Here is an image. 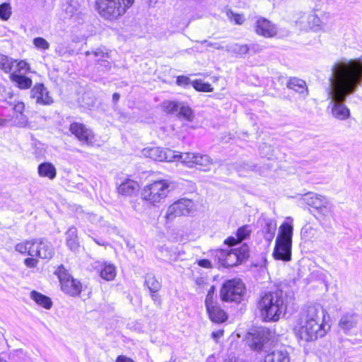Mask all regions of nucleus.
Returning a JSON list of instances; mask_svg holds the SVG:
<instances>
[{"mask_svg":"<svg viewBox=\"0 0 362 362\" xmlns=\"http://www.w3.org/2000/svg\"><path fill=\"white\" fill-rule=\"evenodd\" d=\"M326 311L318 303L303 308L294 327L296 335L305 341H312L327 333L324 324Z\"/></svg>","mask_w":362,"mask_h":362,"instance_id":"obj_1","label":"nucleus"},{"mask_svg":"<svg viewBox=\"0 0 362 362\" xmlns=\"http://www.w3.org/2000/svg\"><path fill=\"white\" fill-rule=\"evenodd\" d=\"M329 82L328 95L331 98L332 115L339 120H345L350 117V110L344 102L349 95L357 90V88L332 73Z\"/></svg>","mask_w":362,"mask_h":362,"instance_id":"obj_2","label":"nucleus"},{"mask_svg":"<svg viewBox=\"0 0 362 362\" xmlns=\"http://www.w3.org/2000/svg\"><path fill=\"white\" fill-rule=\"evenodd\" d=\"M285 293L277 289L262 293L257 303V309L262 321L276 322L279 320L287 308Z\"/></svg>","mask_w":362,"mask_h":362,"instance_id":"obj_3","label":"nucleus"},{"mask_svg":"<svg viewBox=\"0 0 362 362\" xmlns=\"http://www.w3.org/2000/svg\"><path fill=\"white\" fill-rule=\"evenodd\" d=\"M332 73L358 89L362 84V56L336 62Z\"/></svg>","mask_w":362,"mask_h":362,"instance_id":"obj_4","label":"nucleus"},{"mask_svg":"<svg viewBox=\"0 0 362 362\" xmlns=\"http://www.w3.org/2000/svg\"><path fill=\"white\" fill-rule=\"evenodd\" d=\"M172 189L171 182L168 180H156L144 187L141 196L148 204L156 206L165 201Z\"/></svg>","mask_w":362,"mask_h":362,"instance_id":"obj_5","label":"nucleus"},{"mask_svg":"<svg viewBox=\"0 0 362 362\" xmlns=\"http://www.w3.org/2000/svg\"><path fill=\"white\" fill-rule=\"evenodd\" d=\"M134 2V0H98L96 8L104 18L115 20L123 16Z\"/></svg>","mask_w":362,"mask_h":362,"instance_id":"obj_6","label":"nucleus"},{"mask_svg":"<svg viewBox=\"0 0 362 362\" xmlns=\"http://www.w3.org/2000/svg\"><path fill=\"white\" fill-rule=\"evenodd\" d=\"M214 256L224 267H234L249 257V247L245 243L239 248L219 249L214 251Z\"/></svg>","mask_w":362,"mask_h":362,"instance_id":"obj_7","label":"nucleus"},{"mask_svg":"<svg viewBox=\"0 0 362 362\" xmlns=\"http://www.w3.org/2000/svg\"><path fill=\"white\" fill-rule=\"evenodd\" d=\"M245 293V287L240 279L226 281L220 291V298L224 302L240 303Z\"/></svg>","mask_w":362,"mask_h":362,"instance_id":"obj_8","label":"nucleus"},{"mask_svg":"<svg viewBox=\"0 0 362 362\" xmlns=\"http://www.w3.org/2000/svg\"><path fill=\"white\" fill-rule=\"evenodd\" d=\"M55 274L59 278L61 288L65 293L71 296H77L81 293L82 288L81 282L74 279L63 265L59 267Z\"/></svg>","mask_w":362,"mask_h":362,"instance_id":"obj_9","label":"nucleus"},{"mask_svg":"<svg viewBox=\"0 0 362 362\" xmlns=\"http://www.w3.org/2000/svg\"><path fill=\"white\" fill-rule=\"evenodd\" d=\"M194 202L189 199L182 198L170 205L165 214V218L173 220L175 217L185 216L194 210Z\"/></svg>","mask_w":362,"mask_h":362,"instance_id":"obj_10","label":"nucleus"},{"mask_svg":"<svg viewBox=\"0 0 362 362\" xmlns=\"http://www.w3.org/2000/svg\"><path fill=\"white\" fill-rule=\"evenodd\" d=\"M163 107L167 112L176 114L180 119L192 122L194 118V115L191 107L184 103L167 101L164 103Z\"/></svg>","mask_w":362,"mask_h":362,"instance_id":"obj_11","label":"nucleus"},{"mask_svg":"<svg viewBox=\"0 0 362 362\" xmlns=\"http://www.w3.org/2000/svg\"><path fill=\"white\" fill-rule=\"evenodd\" d=\"M33 249L31 257H36L43 259H50L54 255L52 244L44 238L33 239Z\"/></svg>","mask_w":362,"mask_h":362,"instance_id":"obj_12","label":"nucleus"},{"mask_svg":"<svg viewBox=\"0 0 362 362\" xmlns=\"http://www.w3.org/2000/svg\"><path fill=\"white\" fill-rule=\"evenodd\" d=\"M254 27L255 33L265 38L274 37L278 33L277 25L264 17H259Z\"/></svg>","mask_w":362,"mask_h":362,"instance_id":"obj_13","label":"nucleus"},{"mask_svg":"<svg viewBox=\"0 0 362 362\" xmlns=\"http://www.w3.org/2000/svg\"><path fill=\"white\" fill-rule=\"evenodd\" d=\"M142 153L144 156L158 161L173 162L175 158L174 151L169 148L163 149L160 147L145 148Z\"/></svg>","mask_w":362,"mask_h":362,"instance_id":"obj_14","label":"nucleus"},{"mask_svg":"<svg viewBox=\"0 0 362 362\" xmlns=\"http://www.w3.org/2000/svg\"><path fill=\"white\" fill-rule=\"evenodd\" d=\"M252 336V342L250 343V349L257 352H265L264 350L265 344L269 341V333L267 329L263 327H258L250 332Z\"/></svg>","mask_w":362,"mask_h":362,"instance_id":"obj_15","label":"nucleus"},{"mask_svg":"<svg viewBox=\"0 0 362 362\" xmlns=\"http://www.w3.org/2000/svg\"><path fill=\"white\" fill-rule=\"evenodd\" d=\"M70 132L81 142L88 145L94 142V134L93 131L87 128L84 124L78 122H73L69 127Z\"/></svg>","mask_w":362,"mask_h":362,"instance_id":"obj_16","label":"nucleus"},{"mask_svg":"<svg viewBox=\"0 0 362 362\" xmlns=\"http://www.w3.org/2000/svg\"><path fill=\"white\" fill-rule=\"evenodd\" d=\"M257 226L262 228L265 240L270 243L274 238L276 230V222L270 217L262 214L257 221Z\"/></svg>","mask_w":362,"mask_h":362,"instance_id":"obj_17","label":"nucleus"},{"mask_svg":"<svg viewBox=\"0 0 362 362\" xmlns=\"http://www.w3.org/2000/svg\"><path fill=\"white\" fill-rule=\"evenodd\" d=\"M30 98L35 100L37 104L48 105L53 103L52 98L47 88L42 83H37L30 90Z\"/></svg>","mask_w":362,"mask_h":362,"instance_id":"obj_18","label":"nucleus"},{"mask_svg":"<svg viewBox=\"0 0 362 362\" xmlns=\"http://www.w3.org/2000/svg\"><path fill=\"white\" fill-rule=\"evenodd\" d=\"M291 244L280 242L279 239L276 240L275 247L273 252L274 259L284 262L290 261L291 259Z\"/></svg>","mask_w":362,"mask_h":362,"instance_id":"obj_19","label":"nucleus"},{"mask_svg":"<svg viewBox=\"0 0 362 362\" xmlns=\"http://www.w3.org/2000/svg\"><path fill=\"white\" fill-rule=\"evenodd\" d=\"M267 259L264 255H262L257 262H252L250 265V273L257 281L265 280L268 276V272L266 267Z\"/></svg>","mask_w":362,"mask_h":362,"instance_id":"obj_20","label":"nucleus"},{"mask_svg":"<svg viewBox=\"0 0 362 362\" xmlns=\"http://www.w3.org/2000/svg\"><path fill=\"white\" fill-rule=\"evenodd\" d=\"M286 221L279 227V233L276 240H280V242L292 243L293 235V218L287 217Z\"/></svg>","mask_w":362,"mask_h":362,"instance_id":"obj_21","label":"nucleus"},{"mask_svg":"<svg viewBox=\"0 0 362 362\" xmlns=\"http://www.w3.org/2000/svg\"><path fill=\"white\" fill-rule=\"evenodd\" d=\"M206 311L210 320L215 323H221L225 322L228 317L223 310H222L217 303L206 307Z\"/></svg>","mask_w":362,"mask_h":362,"instance_id":"obj_22","label":"nucleus"},{"mask_svg":"<svg viewBox=\"0 0 362 362\" xmlns=\"http://www.w3.org/2000/svg\"><path fill=\"white\" fill-rule=\"evenodd\" d=\"M161 252L166 261H176L183 259L185 251L182 246H172L170 247H162Z\"/></svg>","mask_w":362,"mask_h":362,"instance_id":"obj_23","label":"nucleus"},{"mask_svg":"<svg viewBox=\"0 0 362 362\" xmlns=\"http://www.w3.org/2000/svg\"><path fill=\"white\" fill-rule=\"evenodd\" d=\"M303 200L317 211L328 199L325 196L308 192L304 195Z\"/></svg>","mask_w":362,"mask_h":362,"instance_id":"obj_24","label":"nucleus"},{"mask_svg":"<svg viewBox=\"0 0 362 362\" xmlns=\"http://www.w3.org/2000/svg\"><path fill=\"white\" fill-rule=\"evenodd\" d=\"M288 354L285 350H274L267 354L264 357V362H289Z\"/></svg>","mask_w":362,"mask_h":362,"instance_id":"obj_25","label":"nucleus"},{"mask_svg":"<svg viewBox=\"0 0 362 362\" xmlns=\"http://www.w3.org/2000/svg\"><path fill=\"white\" fill-rule=\"evenodd\" d=\"M77 229L74 226L70 227L66 233V245L70 250L75 251L79 247Z\"/></svg>","mask_w":362,"mask_h":362,"instance_id":"obj_26","label":"nucleus"},{"mask_svg":"<svg viewBox=\"0 0 362 362\" xmlns=\"http://www.w3.org/2000/svg\"><path fill=\"white\" fill-rule=\"evenodd\" d=\"M247 235H249L248 227L247 226H243L238 230L236 238L229 237L225 240L224 243L229 246H233L237 243L242 242L247 237Z\"/></svg>","mask_w":362,"mask_h":362,"instance_id":"obj_27","label":"nucleus"},{"mask_svg":"<svg viewBox=\"0 0 362 362\" xmlns=\"http://www.w3.org/2000/svg\"><path fill=\"white\" fill-rule=\"evenodd\" d=\"M37 172L40 177H48L53 180L57 175V170L53 164L43 163L39 165Z\"/></svg>","mask_w":362,"mask_h":362,"instance_id":"obj_28","label":"nucleus"},{"mask_svg":"<svg viewBox=\"0 0 362 362\" xmlns=\"http://www.w3.org/2000/svg\"><path fill=\"white\" fill-rule=\"evenodd\" d=\"M10 79L21 89H27L32 86V80L30 78L16 72L10 74Z\"/></svg>","mask_w":362,"mask_h":362,"instance_id":"obj_29","label":"nucleus"},{"mask_svg":"<svg viewBox=\"0 0 362 362\" xmlns=\"http://www.w3.org/2000/svg\"><path fill=\"white\" fill-rule=\"evenodd\" d=\"M138 188L136 182L132 180H127L121 183L118 188V192L123 195L131 196Z\"/></svg>","mask_w":362,"mask_h":362,"instance_id":"obj_30","label":"nucleus"},{"mask_svg":"<svg viewBox=\"0 0 362 362\" xmlns=\"http://www.w3.org/2000/svg\"><path fill=\"white\" fill-rule=\"evenodd\" d=\"M30 298L37 305L43 307L45 309H50L52 305V302L49 297H47L36 291H33L30 293Z\"/></svg>","mask_w":362,"mask_h":362,"instance_id":"obj_31","label":"nucleus"},{"mask_svg":"<svg viewBox=\"0 0 362 362\" xmlns=\"http://www.w3.org/2000/svg\"><path fill=\"white\" fill-rule=\"evenodd\" d=\"M287 88L299 93L307 92L306 83L298 78H291L287 82Z\"/></svg>","mask_w":362,"mask_h":362,"instance_id":"obj_32","label":"nucleus"},{"mask_svg":"<svg viewBox=\"0 0 362 362\" xmlns=\"http://www.w3.org/2000/svg\"><path fill=\"white\" fill-rule=\"evenodd\" d=\"M175 158L173 161L180 160L182 163L185 164L187 167L192 168L194 166V160L196 153H180L175 151Z\"/></svg>","mask_w":362,"mask_h":362,"instance_id":"obj_33","label":"nucleus"},{"mask_svg":"<svg viewBox=\"0 0 362 362\" xmlns=\"http://www.w3.org/2000/svg\"><path fill=\"white\" fill-rule=\"evenodd\" d=\"M356 325V319L354 315H344L341 317L339 325L345 332H347Z\"/></svg>","mask_w":362,"mask_h":362,"instance_id":"obj_34","label":"nucleus"},{"mask_svg":"<svg viewBox=\"0 0 362 362\" xmlns=\"http://www.w3.org/2000/svg\"><path fill=\"white\" fill-rule=\"evenodd\" d=\"M194 165H199L203 171L209 170V166L212 164V159L207 155L196 153Z\"/></svg>","mask_w":362,"mask_h":362,"instance_id":"obj_35","label":"nucleus"},{"mask_svg":"<svg viewBox=\"0 0 362 362\" xmlns=\"http://www.w3.org/2000/svg\"><path fill=\"white\" fill-rule=\"evenodd\" d=\"M334 205L328 199L324 202V204L319 208L317 213L325 220L327 218L334 216Z\"/></svg>","mask_w":362,"mask_h":362,"instance_id":"obj_36","label":"nucleus"},{"mask_svg":"<svg viewBox=\"0 0 362 362\" xmlns=\"http://www.w3.org/2000/svg\"><path fill=\"white\" fill-rule=\"evenodd\" d=\"M33 244V240H25L16 244L15 245V250L22 255H27L31 257Z\"/></svg>","mask_w":362,"mask_h":362,"instance_id":"obj_37","label":"nucleus"},{"mask_svg":"<svg viewBox=\"0 0 362 362\" xmlns=\"http://www.w3.org/2000/svg\"><path fill=\"white\" fill-rule=\"evenodd\" d=\"M145 285L148 287L151 293H156L161 288L160 282L151 274H148L146 276Z\"/></svg>","mask_w":362,"mask_h":362,"instance_id":"obj_38","label":"nucleus"},{"mask_svg":"<svg viewBox=\"0 0 362 362\" xmlns=\"http://www.w3.org/2000/svg\"><path fill=\"white\" fill-rule=\"evenodd\" d=\"M100 276L106 281H112L116 276V269L112 264H105L100 271Z\"/></svg>","mask_w":362,"mask_h":362,"instance_id":"obj_39","label":"nucleus"},{"mask_svg":"<svg viewBox=\"0 0 362 362\" xmlns=\"http://www.w3.org/2000/svg\"><path fill=\"white\" fill-rule=\"evenodd\" d=\"M16 63V60L6 55L0 54V69L5 73L11 72Z\"/></svg>","mask_w":362,"mask_h":362,"instance_id":"obj_40","label":"nucleus"},{"mask_svg":"<svg viewBox=\"0 0 362 362\" xmlns=\"http://www.w3.org/2000/svg\"><path fill=\"white\" fill-rule=\"evenodd\" d=\"M85 54L86 56L93 54L94 57H95L96 63H99L103 59H104L110 58L109 53L106 50H105L104 48H97L92 52L87 51Z\"/></svg>","mask_w":362,"mask_h":362,"instance_id":"obj_41","label":"nucleus"},{"mask_svg":"<svg viewBox=\"0 0 362 362\" xmlns=\"http://www.w3.org/2000/svg\"><path fill=\"white\" fill-rule=\"evenodd\" d=\"M226 15L228 19L236 25H241L245 21V18L242 14L234 13L230 9H226Z\"/></svg>","mask_w":362,"mask_h":362,"instance_id":"obj_42","label":"nucleus"},{"mask_svg":"<svg viewBox=\"0 0 362 362\" xmlns=\"http://www.w3.org/2000/svg\"><path fill=\"white\" fill-rule=\"evenodd\" d=\"M274 150L273 147L266 143L262 144L259 147V153L261 156L265 157L267 159H272L274 156Z\"/></svg>","mask_w":362,"mask_h":362,"instance_id":"obj_43","label":"nucleus"},{"mask_svg":"<svg viewBox=\"0 0 362 362\" xmlns=\"http://www.w3.org/2000/svg\"><path fill=\"white\" fill-rule=\"evenodd\" d=\"M192 87L198 91L211 92L213 90L211 84L204 83L200 80H196L192 82Z\"/></svg>","mask_w":362,"mask_h":362,"instance_id":"obj_44","label":"nucleus"},{"mask_svg":"<svg viewBox=\"0 0 362 362\" xmlns=\"http://www.w3.org/2000/svg\"><path fill=\"white\" fill-rule=\"evenodd\" d=\"M11 15V7L8 3H4L0 5V18L4 20H8Z\"/></svg>","mask_w":362,"mask_h":362,"instance_id":"obj_45","label":"nucleus"},{"mask_svg":"<svg viewBox=\"0 0 362 362\" xmlns=\"http://www.w3.org/2000/svg\"><path fill=\"white\" fill-rule=\"evenodd\" d=\"M33 45L40 49L46 50L49 47V42L43 37H35L33 40Z\"/></svg>","mask_w":362,"mask_h":362,"instance_id":"obj_46","label":"nucleus"},{"mask_svg":"<svg viewBox=\"0 0 362 362\" xmlns=\"http://www.w3.org/2000/svg\"><path fill=\"white\" fill-rule=\"evenodd\" d=\"M308 23L310 27L318 28L321 25V19L313 13L308 16Z\"/></svg>","mask_w":362,"mask_h":362,"instance_id":"obj_47","label":"nucleus"},{"mask_svg":"<svg viewBox=\"0 0 362 362\" xmlns=\"http://www.w3.org/2000/svg\"><path fill=\"white\" fill-rule=\"evenodd\" d=\"M214 292H215V287L214 286H212L208 291V293L206 296V299H205L206 307L216 303L215 302H214Z\"/></svg>","mask_w":362,"mask_h":362,"instance_id":"obj_48","label":"nucleus"},{"mask_svg":"<svg viewBox=\"0 0 362 362\" xmlns=\"http://www.w3.org/2000/svg\"><path fill=\"white\" fill-rule=\"evenodd\" d=\"M108 59H103L99 63H97V64L99 65L98 69L103 72L110 70L111 63Z\"/></svg>","mask_w":362,"mask_h":362,"instance_id":"obj_49","label":"nucleus"},{"mask_svg":"<svg viewBox=\"0 0 362 362\" xmlns=\"http://www.w3.org/2000/svg\"><path fill=\"white\" fill-rule=\"evenodd\" d=\"M65 12L68 16H74L75 13H77L76 6L74 4H69L65 8Z\"/></svg>","mask_w":362,"mask_h":362,"instance_id":"obj_50","label":"nucleus"},{"mask_svg":"<svg viewBox=\"0 0 362 362\" xmlns=\"http://www.w3.org/2000/svg\"><path fill=\"white\" fill-rule=\"evenodd\" d=\"M24 264L28 268H35L38 264V260L33 257H28L24 259Z\"/></svg>","mask_w":362,"mask_h":362,"instance_id":"obj_51","label":"nucleus"},{"mask_svg":"<svg viewBox=\"0 0 362 362\" xmlns=\"http://www.w3.org/2000/svg\"><path fill=\"white\" fill-rule=\"evenodd\" d=\"M176 82L179 86H187L191 83L190 79L184 76H178Z\"/></svg>","mask_w":362,"mask_h":362,"instance_id":"obj_52","label":"nucleus"},{"mask_svg":"<svg viewBox=\"0 0 362 362\" xmlns=\"http://www.w3.org/2000/svg\"><path fill=\"white\" fill-rule=\"evenodd\" d=\"M200 43L202 44H205L206 45V46L208 47H211L216 49H223V47L222 45H221L218 42H209L208 40H203V41H200L199 42Z\"/></svg>","mask_w":362,"mask_h":362,"instance_id":"obj_53","label":"nucleus"},{"mask_svg":"<svg viewBox=\"0 0 362 362\" xmlns=\"http://www.w3.org/2000/svg\"><path fill=\"white\" fill-rule=\"evenodd\" d=\"M16 67H17V70L18 71H21L22 70H24V69H28V64L23 61V60H21L18 62H16Z\"/></svg>","mask_w":362,"mask_h":362,"instance_id":"obj_54","label":"nucleus"},{"mask_svg":"<svg viewBox=\"0 0 362 362\" xmlns=\"http://www.w3.org/2000/svg\"><path fill=\"white\" fill-rule=\"evenodd\" d=\"M198 265L204 268H211L212 267L211 262L208 259H199L197 262Z\"/></svg>","mask_w":362,"mask_h":362,"instance_id":"obj_55","label":"nucleus"},{"mask_svg":"<svg viewBox=\"0 0 362 362\" xmlns=\"http://www.w3.org/2000/svg\"><path fill=\"white\" fill-rule=\"evenodd\" d=\"M223 335V329H218L217 331L213 332L211 334L212 338L218 341L221 337H222Z\"/></svg>","mask_w":362,"mask_h":362,"instance_id":"obj_56","label":"nucleus"},{"mask_svg":"<svg viewBox=\"0 0 362 362\" xmlns=\"http://www.w3.org/2000/svg\"><path fill=\"white\" fill-rule=\"evenodd\" d=\"M25 109V105L23 103H18L14 105L13 110L16 112H19L22 115Z\"/></svg>","mask_w":362,"mask_h":362,"instance_id":"obj_57","label":"nucleus"},{"mask_svg":"<svg viewBox=\"0 0 362 362\" xmlns=\"http://www.w3.org/2000/svg\"><path fill=\"white\" fill-rule=\"evenodd\" d=\"M86 218L88 219L92 223H95L98 221V216L93 214L88 213L86 214Z\"/></svg>","mask_w":362,"mask_h":362,"instance_id":"obj_58","label":"nucleus"},{"mask_svg":"<svg viewBox=\"0 0 362 362\" xmlns=\"http://www.w3.org/2000/svg\"><path fill=\"white\" fill-rule=\"evenodd\" d=\"M119 98H120L119 94L117 93H115L112 95V101H113V103H117V101L119 100Z\"/></svg>","mask_w":362,"mask_h":362,"instance_id":"obj_59","label":"nucleus"},{"mask_svg":"<svg viewBox=\"0 0 362 362\" xmlns=\"http://www.w3.org/2000/svg\"><path fill=\"white\" fill-rule=\"evenodd\" d=\"M92 238L94 240V242L95 243H97L98 245H99L105 246L106 245V243L105 241H103V240H97V239L93 238Z\"/></svg>","mask_w":362,"mask_h":362,"instance_id":"obj_60","label":"nucleus"},{"mask_svg":"<svg viewBox=\"0 0 362 362\" xmlns=\"http://www.w3.org/2000/svg\"><path fill=\"white\" fill-rule=\"evenodd\" d=\"M151 298L153 301H157L158 300V296L155 294V293H151Z\"/></svg>","mask_w":362,"mask_h":362,"instance_id":"obj_61","label":"nucleus"},{"mask_svg":"<svg viewBox=\"0 0 362 362\" xmlns=\"http://www.w3.org/2000/svg\"><path fill=\"white\" fill-rule=\"evenodd\" d=\"M6 122V119L0 118V126H4Z\"/></svg>","mask_w":362,"mask_h":362,"instance_id":"obj_62","label":"nucleus"},{"mask_svg":"<svg viewBox=\"0 0 362 362\" xmlns=\"http://www.w3.org/2000/svg\"><path fill=\"white\" fill-rule=\"evenodd\" d=\"M156 3V0H148L149 6H152Z\"/></svg>","mask_w":362,"mask_h":362,"instance_id":"obj_63","label":"nucleus"},{"mask_svg":"<svg viewBox=\"0 0 362 362\" xmlns=\"http://www.w3.org/2000/svg\"><path fill=\"white\" fill-rule=\"evenodd\" d=\"M22 119L23 120L22 124H26V122H27L26 117L25 116H23V115H22Z\"/></svg>","mask_w":362,"mask_h":362,"instance_id":"obj_64","label":"nucleus"}]
</instances>
